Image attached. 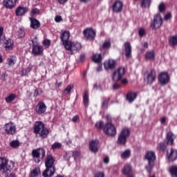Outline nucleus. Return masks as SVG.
Returning <instances> with one entry per match:
<instances>
[{"mask_svg":"<svg viewBox=\"0 0 177 177\" xmlns=\"http://www.w3.org/2000/svg\"><path fill=\"white\" fill-rule=\"evenodd\" d=\"M138 34L140 37H143L146 35L145 30L144 28L139 29Z\"/></svg>","mask_w":177,"mask_h":177,"instance_id":"680f3d73","label":"nucleus"},{"mask_svg":"<svg viewBox=\"0 0 177 177\" xmlns=\"http://www.w3.org/2000/svg\"><path fill=\"white\" fill-rule=\"evenodd\" d=\"M168 144L165 141L160 142L157 145L156 150L161 153H165L167 151Z\"/></svg>","mask_w":177,"mask_h":177,"instance_id":"412c9836","label":"nucleus"},{"mask_svg":"<svg viewBox=\"0 0 177 177\" xmlns=\"http://www.w3.org/2000/svg\"><path fill=\"white\" fill-rule=\"evenodd\" d=\"M78 121H80V116H78V115H75L72 118V122L74 123L78 122Z\"/></svg>","mask_w":177,"mask_h":177,"instance_id":"0e129e2a","label":"nucleus"},{"mask_svg":"<svg viewBox=\"0 0 177 177\" xmlns=\"http://www.w3.org/2000/svg\"><path fill=\"white\" fill-rule=\"evenodd\" d=\"M169 172L172 177H177V166H171L169 167Z\"/></svg>","mask_w":177,"mask_h":177,"instance_id":"4c0bfd02","label":"nucleus"},{"mask_svg":"<svg viewBox=\"0 0 177 177\" xmlns=\"http://www.w3.org/2000/svg\"><path fill=\"white\" fill-rule=\"evenodd\" d=\"M80 154H81V151L76 149L73 151L72 156H73V158L75 160V158H77V157H80Z\"/></svg>","mask_w":177,"mask_h":177,"instance_id":"603ef678","label":"nucleus"},{"mask_svg":"<svg viewBox=\"0 0 177 177\" xmlns=\"http://www.w3.org/2000/svg\"><path fill=\"white\" fill-rule=\"evenodd\" d=\"M106 120L107 122L104 127V133L111 138H114L117 135V127L111 122V116L110 115H106Z\"/></svg>","mask_w":177,"mask_h":177,"instance_id":"f03ea898","label":"nucleus"},{"mask_svg":"<svg viewBox=\"0 0 177 177\" xmlns=\"http://www.w3.org/2000/svg\"><path fill=\"white\" fill-rule=\"evenodd\" d=\"M6 50H10V49H13L14 42L12 39H8L4 43Z\"/></svg>","mask_w":177,"mask_h":177,"instance_id":"473e14b6","label":"nucleus"},{"mask_svg":"<svg viewBox=\"0 0 177 177\" xmlns=\"http://www.w3.org/2000/svg\"><path fill=\"white\" fill-rule=\"evenodd\" d=\"M170 80L169 75L167 72H162L158 75V82L161 86H165L169 83Z\"/></svg>","mask_w":177,"mask_h":177,"instance_id":"f8f14e48","label":"nucleus"},{"mask_svg":"<svg viewBox=\"0 0 177 177\" xmlns=\"http://www.w3.org/2000/svg\"><path fill=\"white\" fill-rule=\"evenodd\" d=\"M37 13H39V10L38 8H33L31 10V15L32 16H35V15H37Z\"/></svg>","mask_w":177,"mask_h":177,"instance_id":"e2e57ef3","label":"nucleus"},{"mask_svg":"<svg viewBox=\"0 0 177 177\" xmlns=\"http://www.w3.org/2000/svg\"><path fill=\"white\" fill-rule=\"evenodd\" d=\"M145 59L149 60H153L155 59V53L153 50L148 51L145 53Z\"/></svg>","mask_w":177,"mask_h":177,"instance_id":"72a5a7b5","label":"nucleus"},{"mask_svg":"<svg viewBox=\"0 0 177 177\" xmlns=\"http://www.w3.org/2000/svg\"><path fill=\"white\" fill-rule=\"evenodd\" d=\"M96 38V30L92 28H89V40L93 41Z\"/></svg>","mask_w":177,"mask_h":177,"instance_id":"f704fd0d","label":"nucleus"},{"mask_svg":"<svg viewBox=\"0 0 177 177\" xmlns=\"http://www.w3.org/2000/svg\"><path fill=\"white\" fill-rule=\"evenodd\" d=\"M130 156H131V150L130 149H126L124 151H123L121 153L120 157L123 160H125L126 158H129Z\"/></svg>","mask_w":177,"mask_h":177,"instance_id":"e433bc0d","label":"nucleus"},{"mask_svg":"<svg viewBox=\"0 0 177 177\" xmlns=\"http://www.w3.org/2000/svg\"><path fill=\"white\" fill-rule=\"evenodd\" d=\"M46 151L44 148L39 147L32 151V157L36 164H39L41 160L45 157Z\"/></svg>","mask_w":177,"mask_h":177,"instance_id":"423d86ee","label":"nucleus"},{"mask_svg":"<svg viewBox=\"0 0 177 177\" xmlns=\"http://www.w3.org/2000/svg\"><path fill=\"white\" fill-rule=\"evenodd\" d=\"M73 88H74V85L68 84L66 86V88L64 90V93L65 95H70V93H71V91L73 90Z\"/></svg>","mask_w":177,"mask_h":177,"instance_id":"c03bdc74","label":"nucleus"},{"mask_svg":"<svg viewBox=\"0 0 177 177\" xmlns=\"http://www.w3.org/2000/svg\"><path fill=\"white\" fill-rule=\"evenodd\" d=\"M110 102V98H103V102L102 104V109H107L109 107V102Z\"/></svg>","mask_w":177,"mask_h":177,"instance_id":"09e8293b","label":"nucleus"},{"mask_svg":"<svg viewBox=\"0 0 177 177\" xmlns=\"http://www.w3.org/2000/svg\"><path fill=\"white\" fill-rule=\"evenodd\" d=\"M95 128H97V129H103V131H104V123L103 121L100 120L99 122H97L95 123Z\"/></svg>","mask_w":177,"mask_h":177,"instance_id":"49530a36","label":"nucleus"},{"mask_svg":"<svg viewBox=\"0 0 177 177\" xmlns=\"http://www.w3.org/2000/svg\"><path fill=\"white\" fill-rule=\"evenodd\" d=\"M126 71L124 67H119L116 71H115L112 75V80L115 82L120 81L121 84L123 85H127L129 83V81L127 78H123L125 75Z\"/></svg>","mask_w":177,"mask_h":177,"instance_id":"7ed1b4c3","label":"nucleus"},{"mask_svg":"<svg viewBox=\"0 0 177 177\" xmlns=\"http://www.w3.org/2000/svg\"><path fill=\"white\" fill-rule=\"evenodd\" d=\"M158 10L160 12H164L165 10V6L163 3H160L158 6Z\"/></svg>","mask_w":177,"mask_h":177,"instance_id":"4d7b16f0","label":"nucleus"},{"mask_svg":"<svg viewBox=\"0 0 177 177\" xmlns=\"http://www.w3.org/2000/svg\"><path fill=\"white\" fill-rule=\"evenodd\" d=\"M156 158V154L154 151H148L146 152L145 155V160H147L148 161V165L145 167V169L147 171V173L149 174L151 173L155 164L154 161Z\"/></svg>","mask_w":177,"mask_h":177,"instance_id":"20e7f679","label":"nucleus"},{"mask_svg":"<svg viewBox=\"0 0 177 177\" xmlns=\"http://www.w3.org/2000/svg\"><path fill=\"white\" fill-rule=\"evenodd\" d=\"M87 74H88V69H86L83 71L82 78L83 81H84V82H86L88 84V78L86 77Z\"/></svg>","mask_w":177,"mask_h":177,"instance_id":"3c124183","label":"nucleus"},{"mask_svg":"<svg viewBox=\"0 0 177 177\" xmlns=\"http://www.w3.org/2000/svg\"><path fill=\"white\" fill-rule=\"evenodd\" d=\"M83 103L87 109L88 106H89V93L88 91H84V94L83 95Z\"/></svg>","mask_w":177,"mask_h":177,"instance_id":"2f4dec72","label":"nucleus"},{"mask_svg":"<svg viewBox=\"0 0 177 177\" xmlns=\"http://www.w3.org/2000/svg\"><path fill=\"white\" fill-rule=\"evenodd\" d=\"M125 56L129 58L131 56V46L129 42L127 41L124 44Z\"/></svg>","mask_w":177,"mask_h":177,"instance_id":"393cba45","label":"nucleus"},{"mask_svg":"<svg viewBox=\"0 0 177 177\" xmlns=\"http://www.w3.org/2000/svg\"><path fill=\"white\" fill-rule=\"evenodd\" d=\"M117 66V62L113 59H109L104 62V66L105 69H114Z\"/></svg>","mask_w":177,"mask_h":177,"instance_id":"6ab92c4d","label":"nucleus"},{"mask_svg":"<svg viewBox=\"0 0 177 177\" xmlns=\"http://www.w3.org/2000/svg\"><path fill=\"white\" fill-rule=\"evenodd\" d=\"M167 157L169 161H175V160L177 158V150L171 148L170 153L167 152Z\"/></svg>","mask_w":177,"mask_h":177,"instance_id":"5701e85b","label":"nucleus"},{"mask_svg":"<svg viewBox=\"0 0 177 177\" xmlns=\"http://www.w3.org/2000/svg\"><path fill=\"white\" fill-rule=\"evenodd\" d=\"M172 17L171 13L168 12L165 16V20L167 21L170 19Z\"/></svg>","mask_w":177,"mask_h":177,"instance_id":"338daca9","label":"nucleus"},{"mask_svg":"<svg viewBox=\"0 0 177 177\" xmlns=\"http://www.w3.org/2000/svg\"><path fill=\"white\" fill-rule=\"evenodd\" d=\"M113 88L114 90H117V89L121 88V86L120 84H117V82H115V83L113 86Z\"/></svg>","mask_w":177,"mask_h":177,"instance_id":"774afa93","label":"nucleus"},{"mask_svg":"<svg viewBox=\"0 0 177 177\" xmlns=\"http://www.w3.org/2000/svg\"><path fill=\"white\" fill-rule=\"evenodd\" d=\"M10 147L12 149H17L20 147V142L17 140H14L10 142Z\"/></svg>","mask_w":177,"mask_h":177,"instance_id":"ea45409f","label":"nucleus"},{"mask_svg":"<svg viewBox=\"0 0 177 177\" xmlns=\"http://www.w3.org/2000/svg\"><path fill=\"white\" fill-rule=\"evenodd\" d=\"M162 24V19L160 14L154 16L153 21L151 23L150 27L153 30L158 29Z\"/></svg>","mask_w":177,"mask_h":177,"instance_id":"9b49d317","label":"nucleus"},{"mask_svg":"<svg viewBox=\"0 0 177 177\" xmlns=\"http://www.w3.org/2000/svg\"><path fill=\"white\" fill-rule=\"evenodd\" d=\"M130 136V130L127 128L122 129L121 132L118 134L117 145L118 146H126L128 138Z\"/></svg>","mask_w":177,"mask_h":177,"instance_id":"39448f33","label":"nucleus"},{"mask_svg":"<svg viewBox=\"0 0 177 177\" xmlns=\"http://www.w3.org/2000/svg\"><path fill=\"white\" fill-rule=\"evenodd\" d=\"M55 161H56V159L52 153L47 154L46 160H45V167L46 169L44 170V175H46V172L52 169V171H56V169L55 168Z\"/></svg>","mask_w":177,"mask_h":177,"instance_id":"6e6552de","label":"nucleus"},{"mask_svg":"<svg viewBox=\"0 0 177 177\" xmlns=\"http://www.w3.org/2000/svg\"><path fill=\"white\" fill-rule=\"evenodd\" d=\"M46 104H45V102L44 101H40L37 103L35 108V111L37 114L39 115H41V114H44L46 111Z\"/></svg>","mask_w":177,"mask_h":177,"instance_id":"4468645a","label":"nucleus"},{"mask_svg":"<svg viewBox=\"0 0 177 177\" xmlns=\"http://www.w3.org/2000/svg\"><path fill=\"white\" fill-rule=\"evenodd\" d=\"M38 96H39V91L36 88V89L34 91L33 97H38Z\"/></svg>","mask_w":177,"mask_h":177,"instance_id":"69168bd1","label":"nucleus"},{"mask_svg":"<svg viewBox=\"0 0 177 177\" xmlns=\"http://www.w3.org/2000/svg\"><path fill=\"white\" fill-rule=\"evenodd\" d=\"M89 148L92 153L96 154L99 151V141L92 140L89 144Z\"/></svg>","mask_w":177,"mask_h":177,"instance_id":"a211bd4d","label":"nucleus"},{"mask_svg":"<svg viewBox=\"0 0 177 177\" xmlns=\"http://www.w3.org/2000/svg\"><path fill=\"white\" fill-rule=\"evenodd\" d=\"M156 77V71L151 68L149 71H147L144 73V80L147 84L151 85L155 81Z\"/></svg>","mask_w":177,"mask_h":177,"instance_id":"9d476101","label":"nucleus"},{"mask_svg":"<svg viewBox=\"0 0 177 177\" xmlns=\"http://www.w3.org/2000/svg\"><path fill=\"white\" fill-rule=\"evenodd\" d=\"M15 167L13 162H9L4 158H0V171H3L4 174H9Z\"/></svg>","mask_w":177,"mask_h":177,"instance_id":"0eeeda50","label":"nucleus"},{"mask_svg":"<svg viewBox=\"0 0 177 177\" xmlns=\"http://www.w3.org/2000/svg\"><path fill=\"white\" fill-rule=\"evenodd\" d=\"M39 174H41V169L39 167H36L30 171V176L37 177L38 175H39Z\"/></svg>","mask_w":177,"mask_h":177,"instance_id":"c9c22d12","label":"nucleus"},{"mask_svg":"<svg viewBox=\"0 0 177 177\" xmlns=\"http://www.w3.org/2000/svg\"><path fill=\"white\" fill-rule=\"evenodd\" d=\"M124 7V3L121 1H116L113 6L112 10L114 12H121L122 8Z\"/></svg>","mask_w":177,"mask_h":177,"instance_id":"dca6fc26","label":"nucleus"},{"mask_svg":"<svg viewBox=\"0 0 177 177\" xmlns=\"http://www.w3.org/2000/svg\"><path fill=\"white\" fill-rule=\"evenodd\" d=\"M132 172V167L129 165H125L122 169V173L124 176H129L131 175Z\"/></svg>","mask_w":177,"mask_h":177,"instance_id":"c756f323","label":"nucleus"},{"mask_svg":"<svg viewBox=\"0 0 177 177\" xmlns=\"http://www.w3.org/2000/svg\"><path fill=\"white\" fill-rule=\"evenodd\" d=\"M34 66L31 64L28 66V67L26 68H23L21 71V77H26V75H28V73L31 72V70H32V68Z\"/></svg>","mask_w":177,"mask_h":177,"instance_id":"7c9ffc66","label":"nucleus"},{"mask_svg":"<svg viewBox=\"0 0 177 177\" xmlns=\"http://www.w3.org/2000/svg\"><path fill=\"white\" fill-rule=\"evenodd\" d=\"M169 43L171 46H177V35L171 37Z\"/></svg>","mask_w":177,"mask_h":177,"instance_id":"79ce46f5","label":"nucleus"},{"mask_svg":"<svg viewBox=\"0 0 177 177\" xmlns=\"http://www.w3.org/2000/svg\"><path fill=\"white\" fill-rule=\"evenodd\" d=\"M44 46H45V48H49V46H50V40L46 39L44 40Z\"/></svg>","mask_w":177,"mask_h":177,"instance_id":"6e6d98bb","label":"nucleus"},{"mask_svg":"<svg viewBox=\"0 0 177 177\" xmlns=\"http://www.w3.org/2000/svg\"><path fill=\"white\" fill-rule=\"evenodd\" d=\"M28 12V8L24 6H19L15 10L16 16H24Z\"/></svg>","mask_w":177,"mask_h":177,"instance_id":"aec40b11","label":"nucleus"},{"mask_svg":"<svg viewBox=\"0 0 177 177\" xmlns=\"http://www.w3.org/2000/svg\"><path fill=\"white\" fill-rule=\"evenodd\" d=\"M30 28H32L33 30H38L39 27H41V23L38 19L32 17L30 18Z\"/></svg>","mask_w":177,"mask_h":177,"instance_id":"4be33fe9","label":"nucleus"},{"mask_svg":"<svg viewBox=\"0 0 177 177\" xmlns=\"http://www.w3.org/2000/svg\"><path fill=\"white\" fill-rule=\"evenodd\" d=\"M17 97V95L11 93L7 97H6V103H12L15 99Z\"/></svg>","mask_w":177,"mask_h":177,"instance_id":"58836bf2","label":"nucleus"},{"mask_svg":"<svg viewBox=\"0 0 177 177\" xmlns=\"http://www.w3.org/2000/svg\"><path fill=\"white\" fill-rule=\"evenodd\" d=\"M94 177H106L104 171H97L95 173Z\"/></svg>","mask_w":177,"mask_h":177,"instance_id":"13d9d810","label":"nucleus"},{"mask_svg":"<svg viewBox=\"0 0 177 177\" xmlns=\"http://www.w3.org/2000/svg\"><path fill=\"white\" fill-rule=\"evenodd\" d=\"M111 47V42L110 41H105L102 44L101 48L104 50H107V49H109Z\"/></svg>","mask_w":177,"mask_h":177,"instance_id":"a18cd8bd","label":"nucleus"},{"mask_svg":"<svg viewBox=\"0 0 177 177\" xmlns=\"http://www.w3.org/2000/svg\"><path fill=\"white\" fill-rule=\"evenodd\" d=\"M3 128L7 135H15L16 133V126L12 122L6 123Z\"/></svg>","mask_w":177,"mask_h":177,"instance_id":"ddd939ff","label":"nucleus"},{"mask_svg":"<svg viewBox=\"0 0 177 177\" xmlns=\"http://www.w3.org/2000/svg\"><path fill=\"white\" fill-rule=\"evenodd\" d=\"M151 0H142L140 6L145 8H149L151 6Z\"/></svg>","mask_w":177,"mask_h":177,"instance_id":"37998d69","label":"nucleus"},{"mask_svg":"<svg viewBox=\"0 0 177 177\" xmlns=\"http://www.w3.org/2000/svg\"><path fill=\"white\" fill-rule=\"evenodd\" d=\"M86 59V55L85 53H82L79 57L77 63H84Z\"/></svg>","mask_w":177,"mask_h":177,"instance_id":"8fccbe9b","label":"nucleus"},{"mask_svg":"<svg viewBox=\"0 0 177 177\" xmlns=\"http://www.w3.org/2000/svg\"><path fill=\"white\" fill-rule=\"evenodd\" d=\"M91 60L97 64H101L103 61V56L100 53H95L91 57Z\"/></svg>","mask_w":177,"mask_h":177,"instance_id":"b1692460","label":"nucleus"},{"mask_svg":"<svg viewBox=\"0 0 177 177\" xmlns=\"http://www.w3.org/2000/svg\"><path fill=\"white\" fill-rule=\"evenodd\" d=\"M60 39L65 49H70L71 47V41H70V32L68 30H62Z\"/></svg>","mask_w":177,"mask_h":177,"instance_id":"1a4fd4ad","label":"nucleus"},{"mask_svg":"<svg viewBox=\"0 0 177 177\" xmlns=\"http://www.w3.org/2000/svg\"><path fill=\"white\" fill-rule=\"evenodd\" d=\"M82 48L81 46V44L79 42H72L71 41V47L70 48H66V50H70L71 53V55H73V52H77V50H80Z\"/></svg>","mask_w":177,"mask_h":177,"instance_id":"f3484780","label":"nucleus"},{"mask_svg":"<svg viewBox=\"0 0 177 177\" xmlns=\"http://www.w3.org/2000/svg\"><path fill=\"white\" fill-rule=\"evenodd\" d=\"M83 35H84V37H85V38H86L87 39L89 38V28H86V29L83 31Z\"/></svg>","mask_w":177,"mask_h":177,"instance_id":"5fc2aeb1","label":"nucleus"},{"mask_svg":"<svg viewBox=\"0 0 177 177\" xmlns=\"http://www.w3.org/2000/svg\"><path fill=\"white\" fill-rule=\"evenodd\" d=\"M174 135L171 131H169L167 133V136H166L167 141L165 142L167 145H169L170 146H172L174 145Z\"/></svg>","mask_w":177,"mask_h":177,"instance_id":"c85d7f7f","label":"nucleus"},{"mask_svg":"<svg viewBox=\"0 0 177 177\" xmlns=\"http://www.w3.org/2000/svg\"><path fill=\"white\" fill-rule=\"evenodd\" d=\"M61 148H62V143L57 142L53 143L51 146V150H53V151L57 150Z\"/></svg>","mask_w":177,"mask_h":177,"instance_id":"de8ad7c7","label":"nucleus"},{"mask_svg":"<svg viewBox=\"0 0 177 177\" xmlns=\"http://www.w3.org/2000/svg\"><path fill=\"white\" fill-rule=\"evenodd\" d=\"M137 97V94L135 92L129 91L126 95V99L129 103H133Z\"/></svg>","mask_w":177,"mask_h":177,"instance_id":"a878e982","label":"nucleus"},{"mask_svg":"<svg viewBox=\"0 0 177 177\" xmlns=\"http://www.w3.org/2000/svg\"><path fill=\"white\" fill-rule=\"evenodd\" d=\"M24 35H26V33L24 32V30H23L22 29H19L18 30V37L19 38H23L24 37Z\"/></svg>","mask_w":177,"mask_h":177,"instance_id":"bf43d9fd","label":"nucleus"},{"mask_svg":"<svg viewBox=\"0 0 177 177\" xmlns=\"http://www.w3.org/2000/svg\"><path fill=\"white\" fill-rule=\"evenodd\" d=\"M31 42H32V48L39 46V44L38 43V39H37V37H35L32 39H31Z\"/></svg>","mask_w":177,"mask_h":177,"instance_id":"864d4df0","label":"nucleus"},{"mask_svg":"<svg viewBox=\"0 0 177 177\" xmlns=\"http://www.w3.org/2000/svg\"><path fill=\"white\" fill-rule=\"evenodd\" d=\"M53 169L50 168L49 169L45 174V171H43L42 175L44 177H51L53 176V175H55V171L52 170Z\"/></svg>","mask_w":177,"mask_h":177,"instance_id":"a19ab883","label":"nucleus"},{"mask_svg":"<svg viewBox=\"0 0 177 177\" xmlns=\"http://www.w3.org/2000/svg\"><path fill=\"white\" fill-rule=\"evenodd\" d=\"M98 66L96 68L97 72L100 73L103 71V63L97 64Z\"/></svg>","mask_w":177,"mask_h":177,"instance_id":"052dcab7","label":"nucleus"},{"mask_svg":"<svg viewBox=\"0 0 177 177\" xmlns=\"http://www.w3.org/2000/svg\"><path fill=\"white\" fill-rule=\"evenodd\" d=\"M19 3V0H3V5L6 9H15L16 5Z\"/></svg>","mask_w":177,"mask_h":177,"instance_id":"2eb2a0df","label":"nucleus"},{"mask_svg":"<svg viewBox=\"0 0 177 177\" xmlns=\"http://www.w3.org/2000/svg\"><path fill=\"white\" fill-rule=\"evenodd\" d=\"M33 133L35 135H39L42 139H46L48 135H49V129L45 127L44 122L37 121L33 127Z\"/></svg>","mask_w":177,"mask_h":177,"instance_id":"f257e3e1","label":"nucleus"},{"mask_svg":"<svg viewBox=\"0 0 177 177\" xmlns=\"http://www.w3.org/2000/svg\"><path fill=\"white\" fill-rule=\"evenodd\" d=\"M16 62H17V57L11 55L7 59L6 64H8V67H13L16 64Z\"/></svg>","mask_w":177,"mask_h":177,"instance_id":"bb28decb","label":"nucleus"},{"mask_svg":"<svg viewBox=\"0 0 177 177\" xmlns=\"http://www.w3.org/2000/svg\"><path fill=\"white\" fill-rule=\"evenodd\" d=\"M43 52L44 48L42 46H36L32 48V53L35 55V56H39V55H41V53Z\"/></svg>","mask_w":177,"mask_h":177,"instance_id":"cd10ccee","label":"nucleus"}]
</instances>
